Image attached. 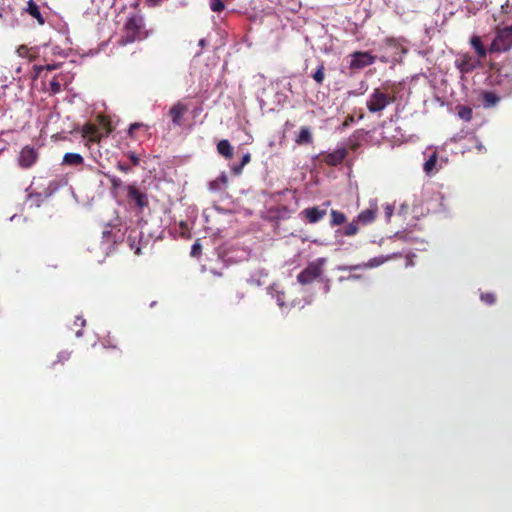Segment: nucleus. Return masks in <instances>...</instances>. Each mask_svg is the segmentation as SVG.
Returning <instances> with one entry per match:
<instances>
[{
	"label": "nucleus",
	"mask_w": 512,
	"mask_h": 512,
	"mask_svg": "<svg viewBox=\"0 0 512 512\" xmlns=\"http://www.w3.org/2000/svg\"><path fill=\"white\" fill-rule=\"evenodd\" d=\"M358 230L359 227L357 225V221H353L344 228L343 234L345 236H353L358 232Z\"/></svg>",
	"instance_id": "obj_34"
},
{
	"label": "nucleus",
	"mask_w": 512,
	"mask_h": 512,
	"mask_svg": "<svg viewBox=\"0 0 512 512\" xmlns=\"http://www.w3.org/2000/svg\"><path fill=\"white\" fill-rule=\"evenodd\" d=\"M251 157H250V154L249 153H246L243 155L242 157V161H241V165L240 167L236 170V172H239L241 170V168L246 165L247 163H249Z\"/></svg>",
	"instance_id": "obj_40"
},
{
	"label": "nucleus",
	"mask_w": 512,
	"mask_h": 512,
	"mask_svg": "<svg viewBox=\"0 0 512 512\" xmlns=\"http://www.w3.org/2000/svg\"><path fill=\"white\" fill-rule=\"evenodd\" d=\"M330 202L326 201L321 206H314L304 209L301 214L310 224L319 222L326 214Z\"/></svg>",
	"instance_id": "obj_10"
},
{
	"label": "nucleus",
	"mask_w": 512,
	"mask_h": 512,
	"mask_svg": "<svg viewBox=\"0 0 512 512\" xmlns=\"http://www.w3.org/2000/svg\"><path fill=\"white\" fill-rule=\"evenodd\" d=\"M471 46L475 50L479 59L484 58L487 55V49L483 46L480 37L474 36L471 38Z\"/></svg>",
	"instance_id": "obj_27"
},
{
	"label": "nucleus",
	"mask_w": 512,
	"mask_h": 512,
	"mask_svg": "<svg viewBox=\"0 0 512 512\" xmlns=\"http://www.w3.org/2000/svg\"><path fill=\"white\" fill-rule=\"evenodd\" d=\"M141 126H142V124H141V123H132V124L130 125V127H129V131H128V132H129V134H130V135H133L134 130H135V129H138V128H139V127H141Z\"/></svg>",
	"instance_id": "obj_42"
},
{
	"label": "nucleus",
	"mask_w": 512,
	"mask_h": 512,
	"mask_svg": "<svg viewBox=\"0 0 512 512\" xmlns=\"http://www.w3.org/2000/svg\"><path fill=\"white\" fill-rule=\"evenodd\" d=\"M102 238H103V241H102L103 250L109 249L111 247V245L113 243H115V240L112 239L111 231H109V230H104L102 232Z\"/></svg>",
	"instance_id": "obj_31"
},
{
	"label": "nucleus",
	"mask_w": 512,
	"mask_h": 512,
	"mask_svg": "<svg viewBox=\"0 0 512 512\" xmlns=\"http://www.w3.org/2000/svg\"><path fill=\"white\" fill-rule=\"evenodd\" d=\"M217 151L226 159H231L233 156V147L231 146L229 141L225 139L218 142Z\"/></svg>",
	"instance_id": "obj_22"
},
{
	"label": "nucleus",
	"mask_w": 512,
	"mask_h": 512,
	"mask_svg": "<svg viewBox=\"0 0 512 512\" xmlns=\"http://www.w3.org/2000/svg\"><path fill=\"white\" fill-rule=\"evenodd\" d=\"M346 157V149L345 148H338L330 153H327L324 156V162L331 166H336L340 164L344 158Z\"/></svg>",
	"instance_id": "obj_14"
},
{
	"label": "nucleus",
	"mask_w": 512,
	"mask_h": 512,
	"mask_svg": "<svg viewBox=\"0 0 512 512\" xmlns=\"http://www.w3.org/2000/svg\"><path fill=\"white\" fill-rule=\"evenodd\" d=\"M38 159V151L32 146H25L21 149L18 156V165L21 168L27 169L32 167Z\"/></svg>",
	"instance_id": "obj_9"
},
{
	"label": "nucleus",
	"mask_w": 512,
	"mask_h": 512,
	"mask_svg": "<svg viewBox=\"0 0 512 512\" xmlns=\"http://www.w3.org/2000/svg\"><path fill=\"white\" fill-rule=\"evenodd\" d=\"M201 252V245L199 242H195L191 247V255L196 257Z\"/></svg>",
	"instance_id": "obj_37"
},
{
	"label": "nucleus",
	"mask_w": 512,
	"mask_h": 512,
	"mask_svg": "<svg viewBox=\"0 0 512 512\" xmlns=\"http://www.w3.org/2000/svg\"><path fill=\"white\" fill-rule=\"evenodd\" d=\"M480 96L481 103L484 108L495 107L501 99L500 96L491 91H483Z\"/></svg>",
	"instance_id": "obj_16"
},
{
	"label": "nucleus",
	"mask_w": 512,
	"mask_h": 512,
	"mask_svg": "<svg viewBox=\"0 0 512 512\" xmlns=\"http://www.w3.org/2000/svg\"><path fill=\"white\" fill-rule=\"evenodd\" d=\"M329 290H330V285H329V284H326V285L324 286V291H325V293H327Z\"/></svg>",
	"instance_id": "obj_52"
},
{
	"label": "nucleus",
	"mask_w": 512,
	"mask_h": 512,
	"mask_svg": "<svg viewBox=\"0 0 512 512\" xmlns=\"http://www.w3.org/2000/svg\"><path fill=\"white\" fill-rule=\"evenodd\" d=\"M130 159L135 165L139 163V158L133 153L130 155Z\"/></svg>",
	"instance_id": "obj_46"
},
{
	"label": "nucleus",
	"mask_w": 512,
	"mask_h": 512,
	"mask_svg": "<svg viewBox=\"0 0 512 512\" xmlns=\"http://www.w3.org/2000/svg\"><path fill=\"white\" fill-rule=\"evenodd\" d=\"M78 321H80V326H81V327H84V326H85V324H86V320H85V319H83L82 317L78 316V317L76 318L75 325H77V322H78Z\"/></svg>",
	"instance_id": "obj_45"
},
{
	"label": "nucleus",
	"mask_w": 512,
	"mask_h": 512,
	"mask_svg": "<svg viewBox=\"0 0 512 512\" xmlns=\"http://www.w3.org/2000/svg\"><path fill=\"white\" fill-rule=\"evenodd\" d=\"M376 213H377L376 207L363 210L362 212H360L358 214L357 222H360L363 225L370 224L375 220Z\"/></svg>",
	"instance_id": "obj_18"
},
{
	"label": "nucleus",
	"mask_w": 512,
	"mask_h": 512,
	"mask_svg": "<svg viewBox=\"0 0 512 512\" xmlns=\"http://www.w3.org/2000/svg\"><path fill=\"white\" fill-rule=\"evenodd\" d=\"M268 295L272 299H275L277 305L281 309L282 312H288L289 309L293 306H295L294 302L287 303L285 301V292L282 287H280L278 284H273L268 287L267 289Z\"/></svg>",
	"instance_id": "obj_8"
},
{
	"label": "nucleus",
	"mask_w": 512,
	"mask_h": 512,
	"mask_svg": "<svg viewBox=\"0 0 512 512\" xmlns=\"http://www.w3.org/2000/svg\"><path fill=\"white\" fill-rule=\"evenodd\" d=\"M393 256L394 255H387V256L380 255V256H376V257H373L370 260H368V262H366V263H362V264H358V265H344V266H340L339 270H341V271H353V270L365 269V268H376V267L381 266L382 264H384L388 260H390Z\"/></svg>",
	"instance_id": "obj_11"
},
{
	"label": "nucleus",
	"mask_w": 512,
	"mask_h": 512,
	"mask_svg": "<svg viewBox=\"0 0 512 512\" xmlns=\"http://www.w3.org/2000/svg\"><path fill=\"white\" fill-rule=\"evenodd\" d=\"M260 106H261V108H263V101L262 100H260Z\"/></svg>",
	"instance_id": "obj_55"
},
{
	"label": "nucleus",
	"mask_w": 512,
	"mask_h": 512,
	"mask_svg": "<svg viewBox=\"0 0 512 512\" xmlns=\"http://www.w3.org/2000/svg\"><path fill=\"white\" fill-rule=\"evenodd\" d=\"M39 51V47H28L26 45H21L17 48L16 53L20 58L27 60V63H29L37 57Z\"/></svg>",
	"instance_id": "obj_15"
},
{
	"label": "nucleus",
	"mask_w": 512,
	"mask_h": 512,
	"mask_svg": "<svg viewBox=\"0 0 512 512\" xmlns=\"http://www.w3.org/2000/svg\"><path fill=\"white\" fill-rule=\"evenodd\" d=\"M321 272L320 265L312 262L298 274L297 281L302 285L309 284L318 278Z\"/></svg>",
	"instance_id": "obj_13"
},
{
	"label": "nucleus",
	"mask_w": 512,
	"mask_h": 512,
	"mask_svg": "<svg viewBox=\"0 0 512 512\" xmlns=\"http://www.w3.org/2000/svg\"><path fill=\"white\" fill-rule=\"evenodd\" d=\"M207 45V40L205 38H202L198 41V46L200 47V50L196 53V56H200L202 54V49Z\"/></svg>",
	"instance_id": "obj_41"
},
{
	"label": "nucleus",
	"mask_w": 512,
	"mask_h": 512,
	"mask_svg": "<svg viewBox=\"0 0 512 512\" xmlns=\"http://www.w3.org/2000/svg\"><path fill=\"white\" fill-rule=\"evenodd\" d=\"M144 19L138 13H130L124 25V35L119 40L120 45H127L134 41H140L147 37Z\"/></svg>",
	"instance_id": "obj_1"
},
{
	"label": "nucleus",
	"mask_w": 512,
	"mask_h": 512,
	"mask_svg": "<svg viewBox=\"0 0 512 512\" xmlns=\"http://www.w3.org/2000/svg\"><path fill=\"white\" fill-rule=\"evenodd\" d=\"M480 64L481 61L479 58L467 54L460 55L455 60V66L461 74L472 72L474 69L480 66Z\"/></svg>",
	"instance_id": "obj_7"
},
{
	"label": "nucleus",
	"mask_w": 512,
	"mask_h": 512,
	"mask_svg": "<svg viewBox=\"0 0 512 512\" xmlns=\"http://www.w3.org/2000/svg\"><path fill=\"white\" fill-rule=\"evenodd\" d=\"M350 58V68L352 69H363L375 62V57L369 52H354Z\"/></svg>",
	"instance_id": "obj_12"
},
{
	"label": "nucleus",
	"mask_w": 512,
	"mask_h": 512,
	"mask_svg": "<svg viewBox=\"0 0 512 512\" xmlns=\"http://www.w3.org/2000/svg\"><path fill=\"white\" fill-rule=\"evenodd\" d=\"M248 282L251 284H255L257 286H260L262 284L260 279H255L254 277H251L250 279H248Z\"/></svg>",
	"instance_id": "obj_43"
},
{
	"label": "nucleus",
	"mask_w": 512,
	"mask_h": 512,
	"mask_svg": "<svg viewBox=\"0 0 512 512\" xmlns=\"http://www.w3.org/2000/svg\"><path fill=\"white\" fill-rule=\"evenodd\" d=\"M458 116L464 121H470L472 119V109L468 106L458 107Z\"/></svg>",
	"instance_id": "obj_30"
},
{
	"label": "nucleus",
	"mask_w": 512,
	"mask_h": 512,
	"mask_svg": "<svg viewBox=\"0 0 512 512\" xmlns=\"http://www.w3.org/2000/svg\"><path fill=\"white\" fill-rule=\"evenodd\" d=\"M27 12L34 17L40 25H43L45 20L40 12L39 6L33 1L28 2Z\"/></svg>",
	"instance_id": "obj_25"
},
{
	"label": "nucleus",
	"mask_w": 512,
	"mask_h": 512,
	"mask_svg": "<svg viewBox=\"0 0 512 512\" xmlns=\"http://www.w3.org/2000/svg\"><path fill=\"white\" fill-rule=\"evenodd\" d=\"M394 102V97L387 91L376 88L368 96L366 107L371 114L381 116L382 112Z\"/></svg>",
	"instance_id": "obj_3"
},
{
	"label": "nucleus",
	"mask_w": 512,
	"mask_h": 512,
	"mask_svg": "<svg viewBox=\"0 0 512 512\" xmlns=\"http://www.w3.org/2000/svg\"><path fill=\"white\" fill-rule=\"evenodd\" d=\"M58 362H64V361H67L70 357V353L67 352V351H61L59 354H58Z\"/></svg>",
	"instance_id": "obj_39"
},
{
	"label": "nucleus",
	"mask_w": 512,
	"mask_h": 512,
	"mask_svg": "<svg viewBox=\"0 0 512 512\" xmlns=\"http://www.w3.org/2000/svg\"><path fill=\"white\" fill-rule=\"evenodd\" d=\"M312 132L309 127H302L295 138V142L298 145L311 144L312 143Z\"/></svg>",
	"instance_id": "obj_21"
},
{
	"label": "nucleus",
	"mask_w": 512,
	"mask_h": 512,
	"mask_svg": "<svg viewBox=\"0 0 512 512\" xmlns=\"http://www.w3.org/2000/svg\"><path fill=\"white\" fill-rule=\"evenodd\" d=\"M60 64H46V65H34L30 71H27L23 64L16 67V74L19 79L29 74V77L34 81L42 76L44 71H52L59 68Z\"/></svg>",
	"instance_id": "obj_6"
},
{
	"label": "nucleus",
	"mask_w": 512,
	"mask_h": 512,
	"mask_svg": "<svg viewBox=\"0 0 512 512\" xmlns=\"http://www.w3.org/2000/svg\"><path fill=\"white\" fill-rule=\"evenodd\" d=\"M310 303H311V300H307V301L305 302V304H310Z\"/></svg>",
	"instance_id": "obj_58"
},
{
	"label": "nucleus",
	"mask_w": 512,
	"mask_h": 512,
	"mask_svg": "<svg viewBox=\"0 0 512 512\" xmlns=\"http://www.w3.org/2000/svg\"><path fill=\"white\" fill-rule=\"evenodd\" d=\"M411 264H412V263H411V261H407L406 266H409V265H411Z\"/></svg>",
	"instance_id": "obj_56"
},
{
	"label": "nucleus",
	"mask_w": 512,
	"mask_h": 512,
	"mask_svg": "<svg viewBox=\"0 0 512 512\" xmlns=\"http://www.w3.org/2000/svg\"><path fill=\"white\" fill-rule=\"evenodd\" d=\"M136 253H137V254H139V253H140V248H137Z\"/></svg>",
	"instance_id": "obj_57"
},
{
	"label": "nucleus",
	"mask_w": 512,
	"mask_h": 512,
	"mask_svg": "<svg viewBox=\"0 0 512 512\" xmlns=\"http://www.w3.org/2000/svg\"><path fill=\"white\" fill-rule=\"evenodd\" d=\"M259 274H260L261 277H266L267 276V273L264 272V270H260Z\"/></svg>",
	"instance_id": "obj_50"
},
{
	"label": "nucleus",
	"mask_w": 512,
	"mask_h": 512,
	"mask_svg": "<svg viewBox=\"0 0 512 512\" xmlns=\"http://www.w3.org/2000/svg\"><path fill=\"white\" fill-rule=\"evenodd\" d=\"M384 211H385V217L387 220H390L391 216L393 215V212H394V207L390 204H387L385 205L384 207Z\"/></svg>",
	"instance_id": "obj_38"
},
{
	"label": "nucleus",
	"mask_w": 512,
	"mask_h": 512,
	"mask_svg": "<svg viewBox=\"0 0 512 512\" xmlns=\"http://www.w3.org/2000/svg\"><path fill=\"white\" fill-rule=\"evenodd\" d=\"M477 149H478L479 151L484 150V146L482 145V143H478V144H477Z\"/></svg>",
	"instance_id": "obj_49"
},
{
	"label": "nucleus",
	"mask_w": 512,
	"mask_h": 512,
	"mask_svg": "<svg viewBox=\"0 0 512 512\" xmlns=\"http://www.w3.org/2000/svg\"><path fill=\"white\" fill-rule=\"evenodd\" d=\"M481 300L484 303H486L488 305H491V304H493L495 302V296L492 293H485V294L481 295Z\"/></svg>",
	"instance_id": "obj_36"
},
{
	"label": "nucleus",
	"mask_w": 512,
	"mask_h": 512,
	"mask_svg": "<svg viewBox=\"0 0 512 512\" xmlns=\"http://www.w3.org/2000/svg\"><path fill=\"white\" fill-rule=\"evenodd\" d=\"M118 168L121 170V171H124V172H127L128 171V166L125 165V164H122V163H119L118 164Z\"/></svg>",
	"instance_id": "obj_47"
},
{
	"label": "nucleus",
	"mask_w": 512,
	"mask_h": 512,
	"mask_svg": "<svg viewBox=\"0 0 512 512\" xmlns=\"http://www.w3.org/2000/svg\"><path fill=\"white\" fill-rule=\"evenodd\" d=\"M491 85L498 88L503 97L512 95V61H505L490 75Z\"/></svg>",
	"instance_id": "obj_2"
},
{
	"label": "nucleus",
	"mask_w": 512,
	"mask_h": 512,
	"mask_svg": "<svg viewBox=\"0 0 512 512\" xmlns=\"http://www.w3.org/2000/svg\"><path fill=\"white\" fill-rule=\"evenodd\" d=\"M65 184L62 180H52L49 182L48 186L44 190V195L46 198H49L54 193H56L63 185Z\"/></svg>",
	"instance_id": "obj_28"
},
{
	"label": "nucleus",
	"mask_w": 512,
	"mask_h": 512,
	"mask_svg": "<svg viewBox=\"0 0 512 512\" xmlns=\"http://www.w3.org/2000/svg\"><path fill=\"white\" fill-rule=\"evenodd\" d=\"M360 276L359 275H349L346 279L347 280H356V279H359Z\"/></svg>",
	"instance_id": "obj_48"
},
{
	"label": "nucleus",
	"mask_w": 512,
	"mask_h": 512,
	"mask_svg": "<svg viewBox=\"0 0 512 512\" xmlns=\"http://www.w3.org/2000/svg\"><path fill=\"white\" fill-rule=\"evenodd\" d=\"M130 197L137 203L138 206L143 207L146 205V198L135 189L130 191Z\"/></svg>",
	"instance_id": "obj_32"
},
{
	"label": "nucleus",
	"mask_w": 512,
	"mask_h": 512,
	"mask_svg": "<svg viewBox=\"0 0 512 512\" xmlns=\"http://www.w3.org/2000/svg\"><path fill=\"white\" fill-rule=\"evenodd\" d=\"M406 208H407V205L402 204V205H401V208H400V212H401V213H402V212H404Z\"/></svg>",
	"instance_id": "obj_51"
},
{
	"label": "nucleus",
	"mask_w": 512,
	"mask_h": 512,
	"mask_svg": "<svg viewBox=\"0 0 512 512\" xmlns=\"http://www.w3.org/2000/svg\"><path fill=\"white\" fill-rule=\"evenodd\" d=\"M185 112L186 107L181 103H177L171 107L169 113L174 125H181V120Z\"/></svg>",
	"instance_id": "obj_17"
},
{
	"label": "nucleus",
	"mask_w": 512,
	"mask_h": 512,
	"mask_svg": "<svg viewBox=\"0 0 512 512\" xmlns=\"http://www.w3.org/2000/svg\"><path fill=\"white\" fill-rule=\"evenodd\" d=\"M324 70H325V67H324V64L323 63H320L316 69V71L313 73L312 75V78L318 83V84H322L323 80H324V77H325V74H324Z\"/></svg>",
	"instance_id": "obj_33"
},
{
	"label": "nucleus",
	"mask_w": 512,
	"mask_h": 512,
	"mask_svg": "<svg viewBox=\"0 0 512 512\" xmlns=\"http://www.w3.org/2000/svg\"><path fill=\"white\" fill-rule=\"evenodd\" d=\"M512 48V26L505 27L500 29L490 47L489 52L491 53H502L507 52Z\"/></svg>",
	"instance_id": "obj_5"
},
{
	"label": "nucleus",
	"mask_w": 512,
	"mask_h": 512,
	"mask_svg": "<svg viewBox=\"0 0 512 512\" xmlns=\"http://www.w3.org/2000/svg\"><path fill=\"white\" fill-rule=\"evenodd\" d=\"M103 345H104V347H108V346H109V347H113V348H115V345H112V344H110L109 342L104 343Z\"/></svg>",
	"instance_id": "obj_54"
},
{
	"label": "nucleus",
	"mask_w": 512,
	"mask_h": 512,
	"mask_svg": "<svg viewBox=\"0 0 512 512\" xmlns=\"http://www.w3.org/2000/svg\"><path fill=\"white\" fill-rule=\"evenodd\" d=\"M210 8L214 12H220L224 9L222 0H210Z\"/></svg>",
	"instance_id": "obj_35"
},
{
	"label": "nucleus",
	"mask_w": 512,
	"mask_h": 512,
	"mask_svg": "<svg viewBox=\"0 0 512 512\" xmlns=\"http://www.w3.org/2000/svg\"><path fill=\"white\" fill-rule=\"evenodd\" d=\"M52 53L54 55H62V50L58 46H55L52 48Z\"/></svg>",
	"instance_id": "obj_44"
},
{
	"label": "nucleus",
	"mask_w": 512,
	"mask_h": 512,
	"mask_svg": "<svg viewBox=\"0 0 512 512\" xmlns=\"http://www.w3.org/2000/svg\"><path fill=\"white\" fill-rule=\"evenodd\" d=\"M27 191V201L30 204V206L40 207V205L43 203V201L46 199L45 195L43 193H34L30 192V187L26 189Z\"/></svg>",
	"instance_id": "obj_24"
},
{
	"label": "nucleus",
	"mask_w": 512,
	"mask_h": 512,
	"mask_svg": "<svg viewBox=\"0 0 512 512\" xmlns=\"http://www.w3.org/2000/svg\"><path fill=\"white\" fill-rule=\"evenodd\" d=\"M387 46L393 51L394 60H398V58L407 53V48L397 40H389Z\"/></svg>",
	"instance_id": "obj_20"
},
{
	"label": "nucleus",
	"mask_w": 512,
	"mask_h": 512,
	"mask_svg": "<svg viewBox=\"0 0 512 512\" xmlns=\"http://www.w3.org/2000/svg\"><path fill=\"white\" fill-rule=\"evenodd\" d=\"M83 335V331L82 330H78L76 332V337H81Z\"/></svg>",
	"instance_id": "obj_53"
},
{
	"label": "nucleus",
	"mask_w": 512,
	"mask_h": 512,
	"mask_svg": "<svg viewBox=\"0 0 512 512\" xmlns=\"http://www.w3.org/2000/svg\"><path fill=\"white\" fill-rule=\"evenodd\" d=\"M423 155L425 157L423 170L428 176L435 175L448 163V158L446 156H439L437 148L433 146L427 147Z\"/></svg>",
	"instance_id": "obj_4"
},
{
	"label": "nucleus",
	"mask_w": 512,
	"mask_h": 512,
	"mask_svg": "<svg viewBox=\"0 0 512 512\" xmlns=\"http://www.w3.org/2000/svg\"><path fill=\"white\" fill-rule=\"evenodd\" d=\"M346 221V216L344 213L337 211V210H331V221L330 224L332 226L341 225Z\"/></svg>",
	"instance_id": "obj_29"
},
{
	"label": "nucleus",
	"mask_w": 512,
	"mask_h": 512,
	"mask_svg": "<svg viewBox=\"0 0 512 512\" xmlns=\"http://www.w3.org/2000/svg\"><path fill=\"white\" fill-rule=\"evenodd\" d=\"M84 161L83 157L79 153L68 152L63 156V164L70 166H77L82 164Z\"/></svg>",
	"instance_id": "obj_26"
},
{
	"label": "nucleus",
	"mask_w": 512,
	"mask_h": 512,
	"mask_svg": "<svg viewBox=\"0 0 512 512\" xmlns=\"http://www.w3.org/2000/svg\"><path fill=\"white\" fill-rule=\"evenodd\" d=\"M62 75H57L52 78L49 82L48 91L51 94H57L62 90V85L66 84Z\"/></svg>",
	"instance_id": "obj_23"
},
{
	"label": "nucleus",
	"mask_w": 512,
	"mask_h": 512,
	"mask_svg": "<svg viewBox=\"0 0 512 512\" xmlns=\"http://www.w3.org/2000/svg\"><path fill=\"white\" fill-rule=\"evenodd\" d=\"M227 181V175L225 173H221L215 180L209 182V190L212 192H219L226 187Z\"/></svg>",
	"instance_id": "obj_19"
}]
</instances>
